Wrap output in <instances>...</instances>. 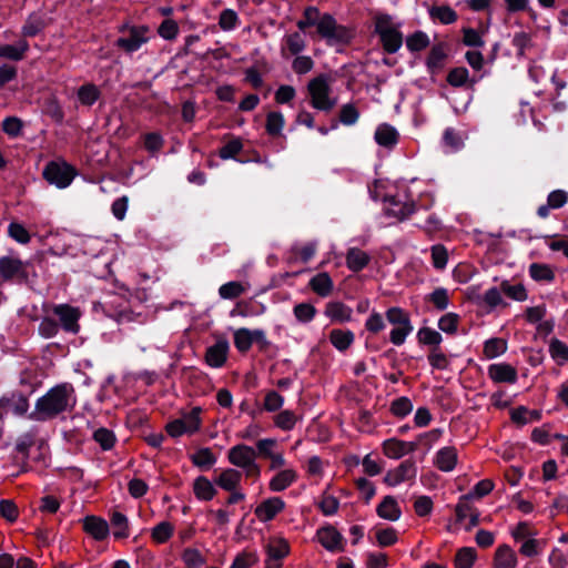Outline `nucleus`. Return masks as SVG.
Masks as SVG:
<instances>
[{"instance_id":"obj_5","label":"nucleus","mask_w":568,"mask_h":568,"mask_svg":"<svg viewBox=\"0 0 568 568\" xmlns=\"http://www.w3.org/2000/svg\"><path fill=\"white\" fill-rule=\"evenodd\" d=\"M45 181L58 189L68 187L77 175V170L63 160L51 161L43 169Z\"/></svg>"},{"instance_id":"obj_43","label":"nucleus","mask_w":568,"mask_h":568,"mask_svg":"<svg viewBox=\"0 0 568 568\" xmlns=\"http://www.w3.org/2000/svg\"><path fill=\"white\" fill-rule=\"evenodd\" d=\"M298 420L297 415L288 409L280 412L274 417V424L277 428L288 432L292 430Z\"/></svg>"},{"instance_id":"obj_41","label":"nucleus","mask_w":568,"mask_h":568,"mask_svg":"<svg viewBox=\"0 0 568 568\" xmlns=\"http://www.w3.org/2000/svg\"><path fill=\"white\" fill-rule=\"evenodd\" d=\"M1 402L17 415H23L29 409V402L22 394H12L10 398H3Z\"/></svg>"},{"instance_id":"obj_36","label":"nucleus","mask_w":568,"mask_h":568,"mask_svg":"<svg viewBox=\"0 0 568 568\" xmlns=\"http://www.w3.org/2000/svg\"><path fill=\"white\" fill-rule=\"evenodd\" d=\"M354 338L351 331L333 329L329 333V341L338 351H346L353 344Z\"/></svg>"},{"instance_id":"obj_20","label":"nucleus","mask_w":568,"mask_h":568,"mask_svg":"<svg viewBox=\"0 0 568 568\" xmlns=\"http://www.w3.org/2000/svg\"><path fill=\"white\" fill-rule=\"evenodd\" d=\"M457 462V449L453 446L440 448L434 456V466L445 473L454 470Z\"/></svg>"},{"instance_id":"obj_12","label":"nucleus","mask_w":568,"mask_h":568,"mask_svg":"<svg viewBox=\"0 0 568 568\" xmlns=\"http://www.w3.org/2000/svg\"><path fill=\"white\" fill-rule=\"evenodd\" d=\"M27 266V262H23L16 256H2L0 257V277L3 281L13 278L24 280L28 276Z\"/></svg>"},{"instance_id":"obj_45","label":"nucleus","mask_w":568,"mask_h":568,"mask_svg":"<svg viewBox=\"0 0 568 568\" xmlns=\"http://www.w3.org/2000/svg\"><path fill=\"white\" fill-rule=\"evenodd\" d=\"M192 463L201 468H210L216 463V456L210 448H201L196 450L192 457Z\"/></svg>"},{"instance_id":"obj_53","label":"nucleus","mask_w":568,"mask_h":568,"mask_svg":"<svg viewBox=\"0 0 568 568\" xmlns=\"http://www.w3.org/2000/svg\"><path fill=\"white\" fill-rule=\"evenodd\" d=\"M239 16L233 9H224L219 17V27L223 31H231L239 24Z\"/></svg>"},{"instance_id":"obj_28","label":"nucleus","mask_w":568,"mask_h":568,"mask_svg":"<svg viewBox=\"0 0 568 568\" xmlns=\"http://www.w3.org/2000/svg\"><path fill=\"white\" fill-rule=\"evenodd\" d=\"M193 493L199 500L209 501L215 497L217 490L205 476H199L193 481Z\"/></svg>"},{"instance_id":"obj_60","label":"nucleus","mask_w":568,"mask_h":568,"mask_svg":"<svg viewBox=\"0 0 568 568\" xmlns=\"http://www.w3.org/2000/svg\"><path fill=\"white\" fill-rule=\"evenodd\" d=\"M428 301L432 302L438 311H444L449 305L448 291L444 287H438L429 294Z\"/></svg>"},{"instance_id":"obj_31","label":"nucleus","mask_w":568,"mask_h":568,"mask_svg":"<svg viewBox=\"0 0 568 568\" xmlns=\"http://www.w3.org/2000/svg\"><path fill=\"white\" fill-rule=\"evenodd\" d=\"M110 521L115 539H124L130 536L129 519L124 514L120 511L112 513Z\"/></svg>"},{"instance_id":"obj_54","label":"nucleus","mask_w":568,"mask_h":568,"mask_svg":"<svg viewBox=\"0 0 568 568\" xmlns=\"http://www.w3.org/2000/svg\"><path fill=\"white\" fill-rule=\"evenodd\" d=\"M284 128V116L281 112L272 111L266 118V131L271 135H278Z\"/></svg>"},{"instance_id":"obj_50","label":"nucleus","mask_w":568,"mask_h":568,"mask_svg":"<svg viewBox=\"0 0 568 568\" xmlns=\"http://www.w3.org/2000/svg\"><path fill=\"white\" fill-rule=\"evenodd\" d=\"M476 559V550L465 547L458 550L455 558L456 568H471Z\"/></svg>"},{"instance_id":"obj_35","label":"nucleus","mask_w":568,"mask_h":568,"mask_svg":"<svg viewBox=\"0 0 568 568\" xmlns=\"http://www.w3.org/2000/svg\"><path fill=\"white\" fill-rule=\"evenodd\" d=\"M29 50V44L26 40H20L16 45L0 44V57L14 61L23 59L24 53Z\"/></svg>"},{"instance_id":"obj_29","label":"nucleus","mask_w":568,"mask_h":568,"mask_svg":"<svg viewBox=\"0 0 568 568\" xmlns=\"http://www.w3.org/2000/svg\"><path fill=\"white\" fill-rule=\"evenodd\" d=\"M517 566V556L507 545L499 546L494 557L495 568H515Z\"/></svg>"},{"instance_id":"obj_6","label":"nucleus","mask_w":568,"mask_h":568,"mask_svg":"<svg viewBox=\"0 0 568 568\" xmlns=\"http://www.w3.org/2000/svg\"><path fill=\"white\" fill-rule=\"evenodd\" d=\"M201 413L202 408L199 406L193 407L190 412L182 413L181 417L166 425L168 434L171 437H180L196 433L202 424Z\"/></svg>"},{"instance_id":"obj_61","label":"nucleus","mask_w":568,"mask_h":568,"mask_svg":"<svg viewBox=\"0 0 568 568\" xmlns=\"http://www.w3.org/2000/svg\"><path fill=\"white\" fill-rule=\"evenodd\" d=\"M417 337L420 343L426 345L438 346L443 341L442 335L430 327L420 328L417 333Z\"/></svg>"},{"instance_id":"obj_10","label":"nucleus","mask_w":568,"mask_h":568,"mask_svg":"<svg viewBox=\"0 0 568 568\" xmlns=\"http://www.w3.org/2000/svg\"><path fill=\"white\" fill-rule=\"evenodd\" d=\"M384 210L386 215L403 221L415 212V203L405 194L397 193L385 199Z\"/></svg>"},{"instance_id":"obj_8","label":"nucleus","mask_w":568,"mask_h":568,"mask_svg":"<svg viewBox=\"0 0 568 568\" xmlns=\"http://www.w3.org/2000/svg\"><path fill=\"white\" fill-rule=\"evenodd\" d=\"M307 88L313 108L321 111H329L336 104V100L329 97L331 88L326 78L317 77L313 79Z\"/></svg>"},{"instance_id":"obj_55","label":"nucleus","mask_w":568,"mask_h":568,"mask_svg":"<svg viewBox=\"0 0 568 568\" xmlns=\"http://www.w3.org/2000/svg\"><path fill=\"white\" fill-rule=\"evenodd\" d=\"M413 410V403L408 397L402 396L390 404V412L396 417H405Z\"/></svg>"},{"instance_id":"obj_59","label":"nucleus","mask_w":568,"mask_h":568,"mask_svg":"<svg viewBox=\"0 0 568 568\" xmlns=\"http://www.w3.org/2000/svg\"><path fill=\"white\" fill-rule=\"evenodd\" d=\"M182 560L186 568H200L204 564V558L195 548H186L182 554Z\"/></svg>"},{"instance_id":"obj_34","label":"nucleus","mask_w":568,"mask_h":568,"mask_svg":"<svg viewBox=\"0 0 568 568\" xmlns=\"http://www.w3.org/2000/svg\"><path fill=\"white\" fill-rule=\"evenodd\" d=\"M101 92L93 83H85L78 89L77 97L80 104L84 106L93 105L100 98Z\"/></svg>"},{"instance_id":"obj_57","label":"nucleus","mask_w":568,"mask_h":568,"mask_svg":"<svg viewBox=\"0 0 568 568\" xmlns=\"http://www.w3.org/2000/svg\"><path fill=\"white\" fill-rule=\"evenodd\" d=\"M8 234L20 244H28L31 240L27 229L18 222H11L8 226Z\"/></svg>"},{"instance_id":"obj_13","label":"nucleus","mask_w":568,"mask_h":568,"mask_svg":"<svg viewBox=\"0 0 568 568\" xmlns=\"http://www.w3.org/2000/svg\"><path fill=\"white\" fill-rule=\"evenodd\" d=\"M256 342L263 346L268 345L265 333L263 329L251 331L248 328H239L234 332V345L239 352H247L253 343Z\"/></svg>"},{"instance_id":"obj_38","label":"nucleus","mask_w":568,"mask_h":568,"mask_svg":"<svg viewBox=\"0 0 568 568\" xmlns=\"http://www.w3.org/2000/svg\"><path fill=\"white\" fill-rule=\"evenodd\" d=\"M432 19L438 20L443 24H450L457 20V13L448 6L433 7L429 10Z\"/></svg>"},{"instance_id":"obj_46","label":"nucleus","mask_w":568,"mask_h":568,"mask_svg":"<svg viewBox=\"0 0 568 568\" xmlns=\"http://www.w3.org/2000/svg\"><path fill=\"white\" fill-rule=\"evenodd\" d=\"M285 45L282 48V51L284 52L287 50L291 54H298L305 49V40L304 37L298 33L294 32L284 38Z\"/></svg>"},{"instance_id":"obj_23","label":"nucleus","mask_w":568,"mask_h":568,"mask_svg":"<svg viewBox=\"0 0 568 568\" xmlns=\"http://www.w3.org/2000/svg\"><path fill=\"white\" fill-rule=\"evenodd\" d=\"M297 473L293 468H285L276 473L268 483L271 491L280 493L292 486L297 480Z\"/></svg>"},{"instance_id":"obj_56","label":"nucleus","mask_w":568,"mask_h":568,"mask_svg":"<svg viewBox=\"0 0 568 568\" xmlns=\"http://www.w3.org/2000/svg\"><path fill=\"white\" fill-rule=\"evenodd\" d=\"M459 315L456 313H446L438 321V327L446 334H455L459 324Z\"/></svg>"},{"instance_id":"obj_47","label":"nucleus","mask_w":568,"mask_h":568,"mask_svg":"<svg viewBox=\"0 0 568 568\" xmlns=\"http://www.w3.org/2000/svg\"><path fill=\"white\" fill-rule=\"evenodd\" d=\"M429 44L428 36L423 31H416L406 39V47L412 52L422 51Z\"/></svg>"},{"instance_id":"obj_62","label":"nucleus","mask_w":568,"mask_h":568,"mask_svg":"<svg viewBox=\"0 0 568 568\" xmlns=\"http://www.w3.org/2000/svg\"><path fill=\"white\" fill-rule=\"evenodd\" d=\"M359 112L354 104L347 103L341 108L339 120L344 125H353L357 122Z\"/></svg>"},{"instance_id":"obj_21","label":"nucleus","mask_w":568,"mask_h":568,"mask_svg":"<svg viewBox=\"0 0 568 568\" xmlns=\"http://www.w3.org/2000/svg\"><path fill=\"white\" fill-rule=\"evenodd\" d=\"M83 529L98 541L104 540L110 532L106 520L97 516H87L83 519Z\"/></svg>"},{"instance_id":"obj_24","label":"nucleus","mask_w":568,"mask_h":568,"mask_svg":"<svg viewBox=\"0 0 568 568\" xmlns=\"http://www.w3.org/2000/svg\"><path fill=\"white\" fill-rule=\"evenodd\" d=\"M325 315L335 323H347L352 320L353 311L342 302H329L325 307Z\"/></svg>"},{"instance_id":"obj_15","label":"nucleus","mask_w":568,"mask_h":568,"mask_svg":"<svg viewBox=\"0 0 568 568\" xmlns=\"http://www.w3.org/2000/svg\"><path fill=\"white\" fill-rule=\"evenodd\" d=\"M53 314L59 318L63 329L69 333H78V321L81 316L79 308L68 304H59L53 307Z\"/></svg>"},{"instance_id":"obj_44","label":"nucleus","mask_w":568,"mask_h":568,"mask_svg":"<svg viewBox=\"0 0 568 568\" xmlns=\"http://www.w3.org/2000/svg\"><path fill=\"white\" fill-rule=\"evenodd\" d=\"M443 144L447 152H456L463 148L462 135L452 128H447L443 134Z\"/></svg>"},{"instance_id":"obj_42","label":"nucleus","mask_w":568,"mask_h":568,"mask_svg":"<svg viewBox=\"0 0 568 568\" xmlns=\"http://www.w3.org/2000/svg\"><path fill=\"white\" fill-rule=\"evenodd\" d=\"M529 275L538 282H551L555 278L554 271L547 264L532 263L529 266Z\"/></svg>"},{"instance_id":"obj_9","label":"nucleus","mask_w":568,"mask_h":568,"mask_svg":"<svg viewBox=\"0 0 568 568\" xmlns=\"http://www.w3.org/2000/svg\"><path fill=\"white\" fill-rule=\"evenodd\" d=\"M121 31L126 34L120 37L115 45L128 53L138 51L150 40V29L146 26L123 27Z\"/></svg>"},{"instance_id":"obj_14","label":"nucleus","mask_w":568,"mask_h":568,"mask_svg":"<svg viewBox=\"0 0 568 568\" xmlns=\"http://www.w3.org/2000/svg\"><path fill=\"white\" fill-rule=\"evenodd\" d=\"M417 468L413 460L407 459L400 463L396 468L388 470L384 477L388 486H397L400 483L412 480L416 477Z\"/></svg>"},{"instance_id":"obj_39","label":"nucleus","mask_w":568,"mask_h":568,"mask_svg":"<svg viewBox=\"0 0 568 568\" xmlns=\"http://www.w3.org/2000/svg\"><path fill=\"white\" fill-rule=\"evenodd\" d=\"M549 353L551 358L558 365H565L568 362V346L557 338H552L549 343Z\"/></svg>"},{"instance_id":"obj_22","label":"nucleus","mask_w":568,"mask_h":568,"mask_svg":"<svg viewBox=\"0 0 568 568\" xmlns=\"http://www.w3.org/2000/svg\"><path fill=\"white\" fill-rule=\"evenodd\" d=\"M317 538L321 545L329 550V551H336L341 550L343 548L342 541L343 537L342 535L332 526L323 527L317 530Z\"/></svg>"},{"instance_id":"obj_63","label":"nucleus","mask_w":568,"mask_h":568,"mask_svg":"<svg viewBox=\"0 0 568 568\" xmlns=\"http://www.w3.org/2000/svg\"><path fill=\"white\" fill-rule=\"evenodd\" d=\"M469 499H470L469 496H466V495L462 496L459 501L456 505L455 513H456L457 520L460 523L466 520L471 515V513H474V510L476 509L469 503Z\"/></svg>"},{"instance_id":"obj_19","label":"nucleus","mask_w":568,"mask_h":568,"mask_svg":"<svg viewBox=\"0 0 568 568\" xmlns=\"http://www.w3.org/2000/svg\"><path fill=\"white\" fill-rule=\"evenodd\" d=\"M229 348L230 346L226 339H219L214 345L206 349V364L214 368L222 367L226 362Z\"/></svg>"},{"instance_id":"obj_25","label":"nucleus","mask_w":568,"mask_h":568,"mask_svg":"<svg viewBox=\"0 0 568 568\" xmlns=\"http://www.w3.org/2000/svg\"><path fill=\"white\" fill-rule=\"evenodd\" d=\"M376 511L381 518L389 521H396L402 516L400 507L393 496L384 497Z\"/></svg>"},{"instance_id":"obj_49","label":"nucleus","mask_w":568,"mask_h":568,"mask_svg":"<svg viewBox=\"0 0 568 568\" xmlns=\"http://www.w3.org/2000/svg\"><path fill=\"white\" fill-rule=\"evenodd\" d=\"M500 287L503 293L514 301L523 302L528 297L527 291L523 284L511 285L508 281H504Z\"/></svg>"},{"instance_id":"obj_18","label":"nucleus","mask_w":568,"mask_h":568,"mask_svg":"<svg viewBox=\"0 0 568 568\" xmlns=\"http://www.w3.org/2000/svg\"><path fill=\"white\" fill-rule=\"evenodd\" d=\"M285 508V503L280 497H271L263 500L255 508V516L262 523L270 521L275 518Z\"/></svg>"},{"instance_id":"obj_30","label":"nucleus","mask_w":568,"mask_h":568,"mask_svg":"<svg viewBox=\"0 0 568 568\" xmlns=\"http://www.w3.org/2000/svg\"><path fill=\"white\" fill-rule=\"evenodd\" d=\"M398 133L389 124H381L375 131V141L385 148H392L397 143Z\"/></svg>"},{"instance_id":"obj_17","label":"nucleus","mask_w":568,"mask_h":568,"mask_svg":"<svg viewBox=\"0 0 568 568\" xmlns=\"http://www.w3.org/2000/svg\"><path fill=\"white\" fill-rule=\"evenodd\" d=\"M416 448V442H405L397 438H389L383 443V453L392 459H398L407 454L414 453Z\"/></svg>"},{"instance_id":"obj_40","label":"nucleus","mask_w":568,"mask_h":568,"mask_svg":"<svg viewBox=\"0 0 568 568\" xmlns=\"http://www.w3.org/2000/svg\"><path fill=\"white\" fill-rule=\"evenodd\" d=\"M174 532V526L169 521H161L151 530V537L156 544L166 542Z\"/></svg>"},{"instance_id":"obj_1","label":"nucleus","mask_w":568,"mask_h":568,"mask_svg":"<svg viewBox=\"0 0 568 568\" xmlns=\"http://www.w3.org/2000/svg\"><path fill=\"white\" fill-rule=\"evenodd\" d=\"M77 404L74 388L64 383L49 389L37 403L33 416L37 420H47L70 412Z\"/></svg>"},{"instance_id":"obj_32","label":"nucleus","mask_w":568,"mask_h":568,"mask_svg":"<svg viewBox=\"0 0 568 568\" xmlns=\"http://www.w3.org/2000/svg\"><path fill=\"white\" fill-rule=\"evenodd\" d=\"M369 262V255L356 247H352L348 250L346 255V264L349 270L353 272H358L363 270Z\"/></svg>"},{"instance_id":"obj_2","label":"nucleus","mask_w":568,"mask_h":568,"mask_svg":"<svg viewBox=\"0 0 568 568\" xmlns=\"http://www.w3.org/2000/svg\"><path fill=\"white\" fill-rule=\"evenodd\" d=\"M402 22L388 13L377 12L374 16V32L378 36L383 50L388 54L396 53L403 45Z\"/></svg>"},{"instance_id":"obj_11","label":"nucleus","mask_w":568,"mask_h":568,"mask_svg":"<svg viewBox=\"0 0 568 568\" xmlns=\"http://www.w3.org/2000/svg\"><path fill=\"white\" fill-rule=\"evenodd\" d=\"M267 559L265 560V568H281L280 562L290 552V545L283 537H272L265 545Z\"/></svg>"},{"instance_id":"obj_27","label":"nucleus","mask_w":568,"mask_h":568,"mask_svg":"<svg viewBox=\"0 0 568 568\" xmlns=\"http://www.w3.org/2000/svg\"><path fill=\"white\" fill-rule=\"evenodd\" d=\"M308 286L318 296L327 297L333 292L334 283L328 273L322 272L310 280Z\"/></svg>"},{"instance_id":"obj_7","label":"nucleus","mask_w":568,"mask_h":568,"mask_svg":"<svg viewBox=\"0 0 568 568\" xmlns=\"http://www.w3.org/2000/svg\"><path fill=\"white\" fill-rule=\"evenodd\" d=\"M318 34L324 38L329 44L345 43L352 38V32L344 26L336 22L333 16L325 13L321 14L316 24Z\"/></svg>"},{"instance_id":"obj_37","label":"nucleus","mask_w":568,"mask_h":568,"mask_svg":"<svg viewBox=\"0 0 568 568\" xmlns=\"http://www.w3.org/2000/svg\"><path fill=\"white\" fill-rule=\"evenodd\" d=\"M247 288V284L232 281L220 286L219 295L223 300H233L245 293Z\"/></svg>"},{"instance_id":"obj_16","label":"nucleus","mask_w":568,"mask_h":568,"mask_svg":"<svg viewBox=\"0 0 568 568\" xmlns=\"http://www.w3.org/2000/svg\"><path fill=\"white\" fill-rule=\"evenodd\" d=\"M487 375L494 383L497 384H515L518 379L516 367L505 362L489 365L487 367Z\"/></svg>"},{"instance_id":"obj_58","label":"nucleus","mask_w":568,"mask_h":568,"mask_svg":"<svg viewBox=\"0 0 568 568\" xmlns=\"http://www.w3.org/2000/svg\"><path fill=\"white\" fill-rule=\"evenodd\" d=\"M93 438L104 450L111 449L115 443L113 432L104 427L97 429L93 433Z\"/></svg>"},{"instance_id":"obj_64","label":"nucleus","mask_w":568,"mask_h":568,"mask_svg":"<svg viewBox=\"0 0 568 568\" xmlns=\"http://www.w3.org/2000/svg\"><path fill=\"white\" fill-rule=\"evenodd\" d=\"M258 561L255 552H243L236 556L230 568H250Z\"/></svg>"},{"instance_id":"obj_3","label":"nucleus","mask_w":568,"mask_h":568,"mask_svg":"<svg viewBox=\"0 0 568 568\" xmlns=\"http://www.w3.org/2000/svg\"><path fill=\"white\" fill-rule=\"evenodd\" d=\"M256 450L247 445L237 444L227 452V460L234 467L244 470L246 477H258L261 468L256 463Z\"/></svg>"},{"instance_id":"obj_52","label":"nucleus","mask_w":568,"mask_h":568,"mask_svg":"<svg viewBox=\"0 0 568 568\" xmlns=\"http://www.w3.org/2000/svg\"><path fill=\"white\" fill-rule=\"evenodd\" d=\"M320 17V10L316 7H307L303 12V19L298 20L296 26L300 30L304 31L310 27L316 26Z\"/></svg>"},{"instance_id":"obj_4","label":"nucleus","mask_w":568,"mask_h":568,"mask_svg":"<svg viewBox=\"0 0 568 568\" xmlns=\"http://www.w3.org/2000/svg\"><path fill=\"white\" fill-rule=\"evenodd\" d=\"M385 316L387 322L393 325L389 341L396 346L403 345L414 329L408 313L400 307L394 306L386 311Z\"/></svg>"},{"instance_id":"obj_33","label":"nucleus","mask_w":568,"mask_h":568,"mask_svg":"<svg viewBox=\"0 0 568 568\" xmlns=\"http://www.w3.org/2000/svg\"><path fill=\"white\" fill-rule=\"evenodd\" d=\"M507 352V342L500 337H493L484 343L483 354L487 359L501 356Z\"/></svg>"},{"instance_id":"obj_48","label":"nucleus","mask_w":568,"mask_h":568,"mask_svg":"<svg viewBox=\"0 0 568 568\" xmlns=\"http://www.w3.org/2000/svg\"><path fill=\"white\" fill-rule=\"evenodd\" d=\"M293 314L300 323H310L316 315V308L310 303L296 304L293 308Z\"/></svg>"},{"instance_id":"obj_51","label":"nucleus","mask_w":568,"mask_h":568,"mask_svg":"<svg viewBox=\"0 0 568 568\" xmlns=\"http://www.w3.org/2000/svg\"><path fill=\"white\" fill-rule=\"evenodd\" d=\"M44 28L43 19L38 14H31L22 27L24 37H34Z\"/></svg>"},{"instance_id":"obj_26","label":"nucleus","mask_w":568,"mask_h":568,"mask_svg":"<svg viewBox=\"0 0 568 568\" xmlns=\"http://www.w3.org/2000/svg\"><path fill=\"white\" fill-rule=\"evenodd\" d=\"M242 473L235 468H225L215 478V484L223 490H234L240 487Z\"/></svg>"}]
</instances>
